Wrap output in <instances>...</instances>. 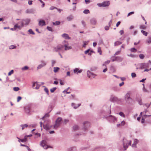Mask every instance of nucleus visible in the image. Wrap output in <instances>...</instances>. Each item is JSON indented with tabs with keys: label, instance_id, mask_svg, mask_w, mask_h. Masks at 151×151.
<instances>
[{
	"label": "nucleus",
	"instance_id": "obj_33",
	"mask_svg": "<svg viewBox=\"0 0 151 151\" xmlns=\"http://www.w3.org/2000/svg\"><path fill=\"white\" fill-rule=\"evenodd\" d=\"M24 22H25V24H28L30 20L29 19H27L26 20H23Z\"/></svg>",
	"mask_w": 151,
	"mask_h": 151
},
{
	"label": "nucleus",
	"instance_id": "obj_27",
	"mask_svg": "<svg viewBox=\"0 0 151 151\" xmlns=\"http://www.w3.org/2000/svg\"><path fill=\"white\" fill-rule=\"evenodd\" d=\"M21 126L22 127V129L23 130L24 129L25 127H27L28 126V125L27 124H25L24 125H21Z\"/></svg>",
	"mask_w": 151,
	"mask_h": 151
},
{
	"label": "nucleus",
	"instance_id": "obj_34",
	"mask_svg": "<svg viewBox=\"0 0 151 151\" xmlns=\"http://www.w3.org/2000/svg\"><path fill=\"white\" fill-rule=\"evenodd\" d=\"M89 51H90V50L89 49H88V50L85 51V54H87V53H88V54L89 55H91V52H89Z\"/></svg>",
	"mask_w": 151,
	"mask_h": 151
},
{
	"label": "nucleus",
	"instance_id": "obj_17",
	"mask_svg": "<svg viewBox=\"0 0 151 151\" xmlns=\"http://www.w3.org/2000/svg\"><path fill=\"white\" fill-rule=\"evenodd\" d=\"M91 22L92 24L95 25L96 23V21L95 19H92L91 20Z\"/></svg>",
	"mask_w": 151,
	"mask_h": 151
},
{
	"label": "nucleus",
	"instance_id": "obj_52",
	"mask_svg": "<svg viewBox=\"0 0 151 151\" xmlns=\"http://www.w3.org/2000/svg\"><path fill=\"white\" fill-rule=\"evenodd\" d=\"M134 12H130L128 14L127 16L128 17L131 14H134Z\"/></svg>",
	"mask_w": 151,
	"mask_h": 151
},
{
	"label": "nucleus",
	"instance_id": "obj_49",
	"mask_svg": "<svg viewBox=\"0 0 151 151\" xmlns=\"http://www.w3.org/2000/svg\"><path fill=\"white\" fill-rule=\"evenodd\" d=\"M20 141L22 142H24L26 141L27 139L26 138H25L24 139H21Z\"/></svg>",
	"mask_w": 151,
	"mask_h": 151
},
{
	"label": "nucleus",
	"instance_id": "obj_6",
	"mask_svg": "<svg viewBox=\"0 0 151 151\" xmlns=\"http://www.w3.org/2000/svg\"><path fill=\"white\" fill-rule=\"evenodd\" d=\"M63 47V46L61 45H58L56 47L54 48L55 51H58L61 50Z\"/></svg>",
	"mask_w": 151,
	"mask_h": 151
},
{
	"label": "nucleus",
	"instance_id": "obj_62",
	"mask_svg": "<svg viewBox=\"0 0 151 151\" xmlns=\"http://www.w3.org/2000/svg\"><path fill=\"white\" fill-rule=\"evenodd\" d=\"M82 24H83V25L85 27V26H86V24H85V22L83 21H82Z\"/></svg>",
	"mask_w": 151,
	"mask_h": 151
},
{
	"label": "nucleus",
	"instance_id": "obj_40",
	"mask_svg": "<svg viewBox=\"0 0 151 151\" xmlns=\"http://www.w3.org/2000/svg\"><path fill=\"white\" fill-rule=\"evenodd\" d=\"M83 47H85L88 44V42H87L84 41L83 42Z\"/></svg>",
	"mask_w": 151,
	"mask_h": 151
},
{
	"label": "nucleus",
	"instance_id": "obj_32",
	"mask_svg": "<svg viewBox=\"0 0 151 151\" xmlns=\"http://www.w3.org/2000/svg\"><path fill=\"white\" fill-rule=\"evenodd\" d=\"M60 24V22L59 21H56L55 22H53V24L54 25H58Z\"/></svg>",
	"mask_w": 151,
	"mask_h": 151
},
{
	"label": "nucleus",
	"instance_id": "obj_24",
	"mask_svg": "<svg viewBox=\"0 0 151 151\" xmlns=\"http://www.w3.org/2000/svg\"><path fill=\"white\" fill-rule=\"evenodd\" d=\"M98 52L99 53V54L100 55L102 54V51L101 50V47H98Z\"/></svg>",
	"mask_w": 151,
	"mask_h": 151
},
{
	"label": "nucleus",
	"instance_id": "obj_30",
	"mask_svg": "<svg viewBox=\"0 0 151 151\" xmlns=\"http://www.w3.org/2000/svg\"><path fill=\"white\" fill-rule=\"evenodd\" d=\"M141 29H145L146 28V26L143 25H142L140 26Z\"/></svg>",
	"mask_w": 151,
	"mask_h": 151
},
{
	"label": "nucleus",
	"instance_id": "obj_38",
	"mask_svg": "<svg viewBox=\"0 0 151 151\" xmlns=\"http://www.w3.org/2000/svg\"><path fill=\"white\" fill-rule=\"evenodd\" d=\"M28 31L30 34H33V35H34L35 34V33L32 31V29H29V30H28Z\"/></svg>",
	"mask_w": 151,
	"mask_h": 151
},
{
	"label": "nucleus",
	"instance_id": "obj_11",
	"mask_svg": "<svg viewBox=\"0 0 151 151\" xmlns=\"http://www.w3.org/2000/svg\"><path fill=\"white\" fill-rule=\"evenodd\" d=\"M62 36L65 39L69 40L70 39V38L69 36L67 34L65 33L63 34L62 35Z\"/></svg>",
	"mask_w": 151,
	"mask_h": 151
},
{
	"label": "nucleus",
	"instance_id": "obj_26",
	"mask_svg": "<svg viewBox=\"0 0 151 151\" xmlns=\"http://www.w3.org/2000/svg\"><path fill=\"white\" fill-rule=\"evenodd\" d=\"M26 112L27 113H29V109L28 107H25L24 108Z\"/></svg>",
	"mask_w": 151,
	"mask_h": 151
},
{
	"label": "nucleus",
	"instance_id": "obj_64",
	"mask_svg": "<svg viewBox=\"0 0 151 151\" xmlns=\"http://www.w3.org/2000/svg\"><path fill=\"white\" fill-rule=\"evenodd\" d=\"M107 70V68H106L105 69H104L103 70V72H106Z\"/></svg>",
	"mask_w": 151,
	"mask_h": 151
},
{
	"label": "nucleus",
	"instance_id": "obj_21",
	"mask_svg": "<svg viewBox=\"0 0 151 151\" xmlns=\"http://www.w3.org/2000/svg\"><path fill=\"white\" fill-rule=\"evenodd\" d=\"M122 44V42L119 41H117L116 42L114 43V45L115 46H117L119 45H120Z\"/></svg>",
	"mask_w": 151,
	"mask_h": 151
},
{
	"label": "nucleus",
	"instance_id": "obj_13",
	"mask_svg": "<svg viewBox=\"0 0 151 151\" xmlns=\"http://www.w3.org/2000/svg\"><path fill=\"white\" fill-rule=\"evenodd\" d=\"M68 43H67V44L64 45L65 49V50L70 49L72 48V47L70 46H68Z\"/></svg>",
	"mask_w": 151,
	"mask_h": 151
},
{
	"label": "nucleus",
	"instance_id": "obj_10",
	"mask_svg": "<svg viewBox=\"0 0 151 151\" xmlns=\"http://www.w3.org/2000/svg\"><path fill=\"white\" fill-rule=\"evenodd\" d=\"M82 71V70L80 69L79 68H76L74 70V72L77 74L81 73Z\"/></svg>",
	"mask_w": 151,
	"mask_h": 151
},
{
	"label": "nucleus",
	"instance_id": "obj_51",
	"mask_svg": "<svg viewBox=\"0 0 151 151\" xmlns=\"http://www.w3.org/2000/svg\"><path fill=\"white\" fill-rule=\"evenodd\" d=\"M47 29L49 31H52V28L51 27H47Z\"/></svg>",
	"mask_w": 151,
	"mask_h": 151
},
{
	"label": "nucleus",
	"instance_id": "obj_12",
	"mask_svg": "<svg viewBox=\"0 0 151 151\" xmlns=\"http://www.w3.org/2000/svg\"><path fill=\"white\" fill-rule=\"evenodd\" d=\"M46 65V63L44 61H42V63L41 64L39 65L37 67V68L38 69H40L43 66H45Z\"/></svg>",
	"mask_w": 151,
	"mask_h": 151
},
{
	"label": "nucleus",
	"instance_id": "obj_39",
	"mask_svg": "<svg viewBox=\"0 0 151 151\" xmlns=\"http://www.w3.org/2000/svg\"><path fill=\"white\" fill-rule=\"evenodd\" d=\"M16 46L14 45H11L9 46V48L10 49H12L15 48Z\"/></svg>",
	"mask_w": 151,
	"mask_h": 151
},
{
	"label": "nucleus",
	"instance_id": "obj_15",
	"mask_svg": "<svg viewBox=\"0 0 151 151\" xmlns=\"http://www.w3.org/2000/svg\"><path fill=\"white\" fill-rule=\"evenodd\" d=\"M39 24L40 26H41L45 25V22L44 20H40L39 22Z\"/></svg>",
	"mask_w": 151,
	"mask_h": 151
},
{
	"label": "nucleus",
	"instance_id": "obj_23",
	"mask_svg": "<svg viewBox=\"0 0 151 151\" xmlns=\"http://www.w3.org/2000/svg\"><path fill=\"white\" fill-rule=\"evenodd\" d=\"M130 50L132 52H135L137 51V50L135 48H132L130 49Z\"/></svg>",
	"mask_w": 151,
	"mask_h": 151
},
{
	"label": "nucleus",
	"instance_id": "obj_1",
	"mask_svg": "<svg viewBox=\"0 0 151 151\" xmlns=\"http://www.w3.org/2000/svg\"><path fill=\"white\" fill-rule=\"evenodd\" d=\"M24 22L23 21L19 22L17 24H16L14 26V28L15 29H16L17 28L19 29H21L24 25Z\"/></svg>",
	"mask_w": 151,
	"mask_h": 151
},
{
	"label": "nucleus",
	"instance_id": "obj_57",
	"mask_svg": "<svg viewBox=\"0 0 151 151\" xmlns=\"http://www.w3.org/2000/svg\"><path fill=\"white\" fill-rule=\"evenodd\" d=\"M111 116L112 117V118L113 119V120L114 121H116V119L115 117L112 116Z\"/></svg>",
	"mask_w": 151,
	"mask_h": 151
},
{
	"label": "nucleus",
	"instance_id": "obj_50",
	"mask_svg": "<svg viewBox=\"0 0 151 151\" xmlns=\"http://www.w3.org/2000/svg\"><path fill=\"white\" fill-rule=\"evenodd\" d=\"M57 8L54 6H52L50 8V10H53L54 9H56Z\"/></svg>",
	"mask_w": 151,
	"mask_h": 151
},
{
	"label": "nucleus",
	"instance_id": "obj_56",
	"mask_svg": "<svg viewBox=\"0 0 151 151\" xmlns=\"http://www.w3.org/2000/svg\"><path fill=\"white\" fill-rule=\"evenodd\" d=\"M119 33L121 35H122L124 33V30H121L119 32Z\"/></svg>",
	"mask_w": 151,
	"mask_h": 151
},
{
	"label": "nucleus",
	"instance_id": "obj_28",
	"mask_svg": "<svg viewBox=\"0 0 151 151\" xmlns=\"http://www.w3.org/2000/svg\"><path fill=\"white\" fill-rule=\"evenodd\" d=\"M110 60H107L105 62L104 64H103V65L105 66V67H106V65L109 64L110 63Z\"/></svg>",
	"mask_w": 151,
	"mask_h": 151
},
{
	"label": "nucleus",
	"instance_id": "obj_37",
	"mask_svg": "<svg viewBox=\"0 0 151 151\" xmlns=\"http://www.w3.org/2000/svg\"><path fill=\"white\" fill-rule=\"evenodd\" d=\"M19 88L18 87H14L13 88L14 90L15 91H19Z\"/></svg>",
	"mask_w": 151,
	"mask_h": 151
},
{
	"label": "nucleus",
	"instance_id": "obj_3",
	"mask_svg": "<svg viewBox=\"0 0 151 151\" xmlns=\"http://www.w3.org/2000/svg\"><path fill=\"white\" fill-rule=\"evenodd\" d=\"M123 142L124 147V150H125L128 147V146L131 145V141L130 140L128 141L126 139H123Z\"/></svg>",
	"mask_w": 151,
	"mask_h": 151
},
{
	"label": "nucleus",
	"instance_id": "obj_53",
	"mask_svg": "<svg viewBox=\"0 0 151 151\" xmlns=\"http://www.w3.org/2000/svg\"><path fill=\"white\" fill-rule=\"evenodd\" d=\"M105 29L106 30H107L109 29V26H106L105 27Z\"/></svg>",
	"mask_w": 151,
	"mask_h": 151
},
{
	"label": "nucleus",
	"instance_id": "obj_19",
	"mask_svg": "<svg viewBox=\"0 0 151 151\" xmlns=\"http://www.w3.org/2000/svg\"><path fill=\"white\" fill-rule=\"evenodd\" d=\"M125 124V122L124 121H122V122L121 123L119 124H117V127H119L121 126H123Z\"/></svg>",
	"mask_w": 151,
	"mask_h": 151
},
{
	"label": "nucleus",
	"instance_id": "obj_36",
	"mask_svg": "<svg viewBox=\"0 0 151 151\" xmlns=\"http://www.w3.org/2000/svg\"><path fill=\"white\" fill-rule=\"evenodd\" d=\"M78 129V127L77 125H75L73 127V129L74 130H76Z\"/></svg>",
	"mask_w": 151,
	"mask_h": 151
},
{
	"label": "nucleus",
	"instance_id": "obj_14",
	"mask_svg": "<svg viewBox=\"0 0 151 151\" xmlns=\"http://www.w3.org/2000/svg\"><path fill=\"white\" fill-rule=\"evenodd\" d=\"M125 99L127 101H128L129 99H131L130 97V95L129 93H128L126 94Z\"/></svg>",
	"mask_w": 151,
	"mask_h": 151
},
{
	"label": "nucleus",
	"instance_id": "obj_60",
	"mask_svg": "<svg viewBox=\"0 0 151 151\" xmlns=\"http://www.w3.org/2000/svg\"><path fill=\"white\" fill-rule=\"evenodd\" d=\"M145 119L143 118V117L142 119V120H141V122L142 123H144L145 122Z\"/></svg>",
	"mask_w": 151,
	"mask_h": 151
},
{
	"label": "nucleus",
	"instance_id": "obj_55",
	"mask_svg": "<svg viewBox=\"0 0 151 151\" xmlns=\"http://www.w3.org/2000/svg\"><path fill=\"white\" fill-rule=\"evenodd\" d=\"M121 23V22L120 21L118 22L116 24V26L117 27H118V26Z\"/></svg>",
	"mask_w": 151,
	"mask_h": 151
},
{
	"label": "nucleus",
	"instance_id": "obj_61",
	"mask_svg": "<svg viewBox=\"0 0 151 151\" xmlns=\"http://www.w3.org/2000/svg\"><path fill=\"white\" fill-rule=\"evenodd\" d=\"M32 1H28V4L29 5H31L32 4Z\"/></svg>",
	"mask_w": 151,
	"mask_h": 151
},
{
	"label": "nucleus",
	"instance_id": "obj_22",
	"mask_svg": "<svg viewBox=\"0 0 151 151\" xmlns=\"http://www.w3.org/2000/svg\"><path fill=\"white\" fill-rule=\"evenodd\" d=\"M146 42L148 44H150L151 43V37H149L146 40Z\"/></svg>",
	"mask_w": 151,
	"mask_h": 151
},
{
	"label": "nucleus",
	"instance_id": "obj_43",
	"mask_svg": "<svg viewBox=\"0 0 151 151\" xmlns=\"http://www.w3.org/2000/svg\"><path fill=\"white\" fill-rule=\"evenodd\" d=\"M119 114L122 116L123 117H125V115L122 112H121L119 113Z\"/></svg>",
	"mask_w": 151,
	"mask_h": 151
},
{
	"label": "nucleus",
	"instance_id": "obj_44",
	"mask_svg": "<svg viewBox=\"0 0 151 151\" xmlns=\"http://www.w3.org/2000/svg\"><path fill=\"white\" fill-rule=\"evenodd\" d=\"M44 91L48 94L49 91L47 88H44Z\"/></svg>",
	"mask_w": 151,
	"mask_h": 151
},
{
	"label": "nucleus",
	"instance_id": "obj_7",
	"mask_svg": "<svg viewBox=\"0 0 151 151\" xmlns=\"http://www.w3.org/2000/svg\"><path fill=\"white\" fill-rule=\"evenodd\" d=\"M40 85L37 82H34L32 85V87L34 89H38L39 88Z\"/></svg>",
	"mask_w": 151,
	"mask_h": 151
},
{
	"label": "nucleus",
	"instance_id": "obj_45",
	"mask_svg": "<svg viewBox=\"0 0 151 151\" xmlns=\"http://www.w3.org/2000/svg\"><path fill=\"white\" fill-rule=\"evenodd\" d=\"M22 98L21 96H19L17 98V102H19L21 99Z\"/></svg>",
	"mask_w": 151,
	"mask_h": 151
},
{
	"label": "nucleus",
	"instance_id": "obj_18",
	"mask_svg": "<svg viewBox=\"0 0 151 151\" xmlns=\"http://www.w3.org/2000/svg\"><path fill=\"white\" fill-rule=\"evenodd\" d=\"M54 72L55 73H56L60 69V68L58 67H55L53 68Z\"/></svg>",
	"mask_w": 151,
	"mask_h": 151
},
{
	"label": "nucleus",
	"instance_id": "obj_29",
	"mask_svg": "<svg viewBox=\"0 0 151 151\" xmlns=\"http://www.w3.org/2000/svg\"><path fill=\"white\" fill-rule=\"evenodd\" d=\"M83 12L85 14H88L90 13V12L89 10L88 9H86L83 11Z\"/></svg>",
	"mask_w": 151,
	"mask_h": 151
},
{
	"label": "nucleus",
	"instance_id": "obj_20",
	"mask_svg": "<svg viewBox=\"0 0 151 151\" xmlns=\"http://www.w3.org/2000/svg\"><path fill=\"white\" fill-rule=\"evenodd\" d=\"M73 19V17L72 15H70L67 17V19L69 21L72 20Z\"/></svg>",
	"mask_w": 151,
	"mask_h": 151
},
{
	"label": "nucleus",
	"instance_id": "obj_54",
	"mask_svg": "<svg viewBox=\"0 0 151 151\" xmlns=\"http://www.w3.org/2000/svg\"><path fill=\"white\" fill-rule=\"evenodd\" d=\"M60 83L61 85H63L64 84L63 82L61 80L60 81Z\"/></svg>",
	"mask_w": 151,
	"mask_h": 151
},
{
	"label": "nucleus",
	"instance_id": "obj_35",
	"mask_svg": "<svg viewBox=\"0 0 151 151\" xmlns=\"http://www.w3.org/2000/svg\"><path fill=\"white\" fill-rule=\"evenodd\" d=\"M136 74L134 73H131L132 77L133 78H135L136 77Z\"/></svg>",
	"mask_w": 151,
	"mask_h": 151
},
{
	"label": "nucleus",
	"instance_id": "obj_41",
	"mask_svg": "<svg viewBox=\"0 0 151 151\" xmlns=\"http://www.w3.org/2000/svg\"><path fill=\"white\" fill-rule=\"evenodd\" d=\"M139 57L141 59H143L144 57V55L142 54H140L139 55Z\"/></svg>",
	"mask_w": 151,
	"mask_h": 151
},
{
	"label": "nucleus",
	"instance_id": "obj_25",
	"mask_svg": "<svg viewBox=\"0 0 151 151\" xmlns=\"http://www.w3.org/2000/svg\"><path fill=\"white\" fill-rule=\"evenodd\" d=\"M141 32L145 36H147V32L143 30H142Z\"/></svg>",
	"mask_w": 151,
	"mask_h": 151
},
{
	"label": "nucleus",
	"instance_id": "obj_42",
	"mask_svg": "<svg viewBox=\"0 0 151 151\" xmlns=\"http://www.w3.org/2000/svg\"><path fill=\"white\" fill-rule=\"evenodd\" d=\"M14 73V70H12L10 72H9L8 74V75L9 76H10L11 74H13Z\"/></svg>",
	"mask_w": 151,
	"mask_h": 151
},
{
	"label": "nucleus",
	"instance_id": "obj_5",
	"mask_svg": "<svg viewBox=\"0 0 151 151\" xmlns=\"http://www.w3.org/2000/svg\"><path fill=\"white\" fill-rule=\"evenodd\" d=\"M40 145L45 149H47L49 147H50L48 146L47 145V142L46 141L43 140L40 143Z\"/></svg>",
	"mask_w": 151,
	"mask_h": 151
},
{
	"label": "nucleus",
	"instance_id": "obj_9",
	"mask_svg": "<svg viewBox=\"0 0 151 151\" xmlns=\"http://www.w3.org/2000/svg\"><path fill=\"white\" fill-rule=\"evenodd\" d=\"M87 74L88 77L90 78H92L94 77V75L91 73L90 71H88L87 72Z\"/></svg>",
	"mask_w": 151,
	"mask_h": 151
},
{
	"label": "nucleus",
	"instance_id": "obj_16",
	"mask_svg": "<svg viewBox=\"0 0 151 151\" xmlns=\"http://www.w3.org/2000/svg\"><path fill=\"white\" fill-rule=\"evenodd\" d=\"M138 141L137 139H135L134 140V144L132 145V147H135L136 146V144L138 143Z\"/></svg>",
	"mask_w": 151,
	"mask_h": 151
},
{
	"label": "nucleus",
	"instance_id": "obj_4",
	"mask_svg": "<svg viewBox=\"0 0 151 151\" xmlns=\"http://www.w3.org/2000/svg\"><path fill=\"white\" fill-rule=\"evenodd\" d=\"M110 2L109 1H105L101 3L97 4V5L99 7H106L108 6L110 4Z\"/></svg>",
	"mask_w": 151,
	"mask_h": 151
},
{
	"label": "nucleus",
	"instance_id": "obj_58",
	"mask_svg": "<svg viewBox=\"0 0 151 151\" xmlns=\"http://www.w3.org/2000/svg\"><path fill=\"white\" fill-rule=\"evenodd\" d=\"M85 2L86 4H88V3H89L90 2V1L89 0H85Z\"/></svg>",
	"mask_w": 151,
	"mask_h": 151
},
{
	"label": "nucleus",
	"instance_id": "obj_63",
	"mask_svg": "<svg viewBox=\"0 0 151 151\" xmlns=\"http://www.w3.org/2000/svg\"><path fill=\"white\" fill-rule=\"evenodd\" d=\"M149 70H151V68L149 69H145L144 70V72L148 71Z\"/></svg>",
	"mask_w": 151,
	"mask_h": 151
},
{
	"label": "nucleus",
	"instance_id": "obj_46",
	"mask_svg": "<svg viewBox=\"0 0 151 151\" xmlns=\"http://www.w3.org/2000/svg\"><path fill=\"white\" fill-rule=\"evenodd\" d=\"M119 58V57H116L114 59H112V61H113V62H114V61H116V60H118V59H117V58Z\"/></svg>",
	"mask_w": 151,
	"mask_h": 151
},
{
	"label": "nucleus",
	"instance_id": "obj_2",
	"mask_svg": "<svg viewBox=\"0 0 151 151\" xmlns=\"http://www.w3.org/2000/svg\"><path fill=\"white\" fill-rule=\"evenodd\" d=\"M62 120V118L61 117H59L56 119L55 121V123L54 126V128L56 129L58 128L61 124V122Z\"/></svg>",
	"mask_w": 151,
	"mask_h": 151
},
{
	"label": "nucleus",
	"instance_id": "obj_47",
	"mask_svg": "<svg viewBox=\"0 0 151 151\" xmlns=\"http://www.w3.org/2000/svg\"><path fill=\"white\" fill-rule=\"evenodd\" d=\"M28 68L27 66H25L22 69L23 70H25L28 69Z\"/></svg>",
	"mask_w": 151,
	"mask_h": 151
},
{
	"label": "nucleus",
	"instance_id": "obj_31",
	"mask_svg": "<svg viewBox=\"0 0 151 151\" xmlns=\"http://www.w3.org/2000/svg\"><path fill=\"white\" fill-rule=\"evenodd\" d=\"M57 88L56 87H54L50 89V91L51 93H53L56 90Z\"/></svg>",
	"mask_w": 151,
	"mask_h": 151
},
{
	"label": "nucleus",
	"instance_id": "obj_59",
	"mask_svg": "<svg viewBox=\"0 0 151 151\" xmlns=\"http://www.w3.org/2000/svg\"><path fill=\"white\" fill-rule=\"evenodd\" d=\"M121 51H118L116 52L115 54V55H119L120 52Z\"/></svg>",
	"mask_w": 151,
	"mask_h": 151
},
{
	"label": "nucleus",
	"instance_id": "obj_48",
	"mask_svg": "<svg viewBox=\"0 0 151 151\" xmlns=\"http://www.w3.org/2000/svg\"><path fill=\"white\" fill-rule=\"evenodd\" d=\"M56 63L55 61L54 60H52V66H53Z\"/></svg>",
	"mask_w": 151,
	"mask_h": 151
},
{
	"label": "nucleus",
	"instance_id": "obj_8",
	"mask_svg": "<svg viewBox=\"0 0 151 151\" xmlns=\"http://www.w3.org/2000/svg\"><path fill=\"white\" fill-rule=\"evenodd\" d=\"M52 127V125H50L49 124L43 125L44 128L47 130H49Z\"/></svg>",
	"mask_w": 151,
	"mask_h": 151
}]
</instances>
